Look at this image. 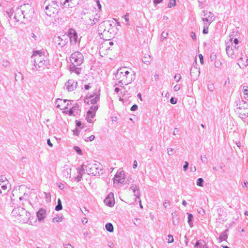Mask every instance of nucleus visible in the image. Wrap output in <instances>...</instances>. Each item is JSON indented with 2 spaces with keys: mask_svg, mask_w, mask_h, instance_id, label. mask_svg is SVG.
<instances>
[{
  "mask_svg": "<svg viewBox=\"0 0 248 248\" xmlns=\"http://www.w3.org/2000/svg\"><path fill=\"white\" fill-rule=\"evenodd\" d=\"M74 149L78 154H79V155L82 154V152L81 149L78 146H74Z\"/></svg>",
  "mask_w": 248,
  "mask_h": 248,
  "instance_id": "nucleus-38",
  "label": "nucleus"
},
{
  "mask_svg": "<svg viewBox=\"0 0 248 248\" xmlns=\"http://www.w3.org/2000/svg\"><path fill=\"white\" fill-rule=\"evenodd\" d=\"M248 104L246 101L242 100L240 102L239 107L237 108V113L239 117L245 122L248 116Z\"/></svg>",
  "mask_w": 248,
  "mask_h": 248,
  "instance_id": "nucleus-4",
  "label": "nucleus"
},
{
  "mask_svg": "<svg viewBox=\"0 0 248 248\" xmlns=\"http://www.w3.org/2000/svg\"><path fill=\"white\" fill-rule=\"evenodd\" d=\"M172 217V223L174 225H178L179 223V219L177 217V215L176 212H173L171 214Z\"/></svg>",
  "mask_w": 248,
  "mask_h": 248,
  "instance_id": "nucleus-23",
  "label": "nucleus"
},
{
  "mask_svg": "<svg viewBox=\"0 0 248 248\" xmlns=\"http://www.w3.org/2000/svg\"><path fill=\"white\" fill-rule=\"evenodd\" d=\"M138 108V106L136 104L133 105L130 108V110L132 111H136Z\"/></svg>",
  "mask_w": 248,
  "mask_h": 248,
  "instance_id": "nucleus-48",
  "label": "nucleus"
},
{
  "mask_svg": "<svg viewBox=\"0 0 248 248\" xmlns=\"http://www.w3.org/2000/svg\"><path fill=\"white\" fill-rule=\"evenodd\" d=\"M176 5V1L175 0H170L169 4L168 7L171 8L173 6H174Z\"/></svg>",
  "mask_w": 248,
  "mask_h": 248,
  "instance_id": "nucleus-39",
  "label": "nucleus"
},
{
  "mask_svg": "<svg viewBox=\"0 0 248 248\" xmlns=\"http://www.w3.org/2000/svg\"><path fill=\"white\" fill-rule=\"evenodd\" d=\"M169 205H170V202L169 201H166L163 204V206H164V207L165 208H166Z\"/></svg>",
  "mask_w": 248,
  "mask_h": 248,
  "instance_id": "nucleus-60",
  "label": "nucleus"
},
{
  "mask_svg": "<svg viewBox=\"0 0 248 248\" xmlns=\"http://www.w3.org/2000/svg\"><path fill=\"white\" fill-rule=\"evenodd\" d=\"M82 174L78 173V175L77 176L76 179L78 182H79L82 179Z\"/></svg>",
  "mask_w": 248,
  "mask_h": 248,
  "instance_id": "nucleus-55",
  "label": "nucleus"
},
{
  "mask_svg": "<svg viewBox=\"0 0 248 248\" xmlns=\"http://www.w3.org/2000/svg\"><path fill=\"white\" fill-rule=\"evenodd\" d=\"M129 16V14L128 13H126V15H125L123 17L124 18V19H125V21L126 22V25H129V19L128 18V16Z\"/></svg>",
  "mask_w": 248,
  "mask_h": 248,
  "instance_id": "nucleus-46",
  "label": "nucleus"
},
{
  "mask_svg": "<svg viewBox=\"0 0 248 248\" xmlns=\"http://www.w3.org/2000/svg\"><path fill=\"white\" fill-rule=\"evenodd\" d=\"M85 165L83 164L81 165L79 168L78 169V171L79 174H83V173H85Z\"/></svg>",
  "mask_w": 248,
  "mask_h": 248,
  "instance_id": "nucleus-34",
  "label": "nucleus"
},
{
  "mask_svg": "<svg viewBox=\"0 0 248 248\" xmlns=\"http://www.w3.org/2000/svg\"><path fill=\"white\" fill-rule=\"evenodd\" d=\"M163 0H153V2L155 5L161 3Z\"/></svg>",
  "mask_w": 248,
  "mask_h": 248,
  "instance_id": "nucleus-62",
  "label": "nucleus"
},
{
  "mask_svg": "<svg viewBox=\"0 0 248 248\" xmlns=\"http://www.w3.org/2000/svg\"><path fill=\"white\" fill-rule=\"evenodd\" d=\"M130 72L127 70L126 67H121L117 70L115 74L114 79L118 81V83L115 84V86L119 85L120 86L124 88V85H127L126 80V76L129 75Z\"/></svg>",
  "mask_w": 248,
  "mask_h": 248,
  "instance_id": "nucleus-3",
  "label": "nucleus"
},
{
  "mask_svg": "<svg viewBox=\"0 0 248 248\" xmlns=\"http://www.w3.org/2000/svg\"><path fill=\"white\" fill-rule=\"evenodd\" d=\"M104 202L106 205L111 207L114 204V199H109L106 198L104 201Z\"/></svg>",
  "mask_w": 248,
  "mask_h": 248,
  "instance_id": "nucleus-22",
  "label": "nucleus"
},
{
  "mask_svg": "<svg viewBox=\"0 0 248 248\" xmlns=\"http://www.w3.org/2000/svg\"><path fill=\"white\" fill-rule=\"evenodd\" d=\"M197 74V76H195L194 78V80H196L198 79V77L199 76L200 74V70L196 67H194V69H191L190 75L191 77L194 76V74Z\"/></svg>",
  "mask_w": 248,
  "mask_h": 248,
  "instance_id": "nucleus-21",
  "label": "nucleus"
},
{
  "mask_svg": "<svg viewBox=\"0 0 248 248\" xmlns=\"http://www.w3.org/2000/svg\"><path fill=\"white\" fill-rule=\"evenodd\" d=\"M22 7L21 6L20 8H16L15 10V14L14 16L15 19L17 21H19L21 17L23 18H25V11L22 9Z\"/></svg>",
  "mask_w": 248,
  "mask_h": 248,
  "instance_id": "nucleus-13",
  "label": "nucleus"
},
{
  "mask_svg": "<svg viewBox=\"0 0 248 248\" xmlns=\"http://www.w3.org/2000/svg\"><path fill=\"white\" fill-rule=\"evenodd\" d=\"M188 165H189L187 161H186L185 162V164L183 166V169H184V171H186L187 170L188 168Z\"/></svg>",
  "mask_w": 248,
  "mask_h": 248,
  "instance_id": "nucleus-49",
  "label": "nucleus"
},
{
  "mask_svg": "<svg viewBox=\"0 0 248 248\" xmlns=\"http://www.w3.org/2000/svg\"><path fill=\"white\" fill-rule=\"evenodd\" d=\"M105 228L106 230L109 232H112L114 231L113 226L111 223H107L105 225Z\"/></svg>",
  "mask_w": 248,
  "mask_h": 248,
  "instance_id": "nucleus-25",
  "label": "nucleus"
},
{
  "mask_svg": "<svg viewBox=\"0 0 248 248\" xmlns=\"http://www.w3.org/2000/svg\"><path fill=\"white\" fill-rule=\"evenodd\" d=\"M76 123L77 128H79V127H80L82 125V123L80 121L76 120Z\"/></svg>",
  "mask_w": 248,
  "mask_h": 248,
  "instance_id": "nucleus-52",
  "label": "nucleus"
},
{
  "mask_svg": "<svg viewBox=\"0 0 248 248\" xmlns=\"http://www.w3.org/2000/svg\"><path fill=\"white\" fill-rule=\"evenodd\" d=\"M201 160H202V161L203 162V163H206L207 162V157H206V155H202L201 156Z\"/></svg>",
  "mask_w": 248,
  "mask_h": 248,
  "instance_id": "nucleus-51",
  "label": "nucleus"
},
{
  "mask_svg": "<svg viewBox=\"0 0 248 248\" xmlns=\"http://www.w3.org/2000/svg\"><path fill=\"white\" fill-rule=\"evenodd\" d=\"M191 36L194 41H195L196 40V36L195 32L192 31L191 33Z\"/></svg>",
  "mask_w": 248,
  "mask_h": 248,
  "instance_id": "nucleus-61",
  "label": "nucleus"
},
{
  "mask_svg": "<svg viewBox=\"0 0 248 248\" xmlns=\"http://www.w3.org/2000/svg\"><path fill=\"white\" fill-rule=\"evenodd\" d=\"M62 209V202L60 199H58L57 201V205L55 207V210L56 211H60Z\"/></svg>",
  "mask_w": 248,
  "mask_h": 248,
  "instance_id": "nucleus-29",
  "label": "nucleus"
},
{
  "mask_svg": "<svg viewBox=\"0 0 248 248\" xmlns=\"http://www.w3.org/2000/svg\"><path fill=\"white\" fill-rule=\"evenodd\" d=\"M174 79L176 81V82H179L181 79V77L180 74H176L174 77Z\"/></svg>",
  "mask_w": 248,
  "mask_h": 248,
  "instance_id": "nucleus-43",
  "label": "nucleus"
},
{
  "mask_svg": "<svg viewBox=\"0 0 248 248\" xmlns=\"http://www.w3.org/2000/svg\"><path fill=\"white\" fill-rule=\"evenodd\" d=\"M47 55V52L42 50L33 51L31 56V62L33 63L31 70L42 71L46 68H48L49 61Z\"/></svg>",
  "mask_w": 248,
  "mask_h": 248,
  "instance_id": "nucleus-1",
  "label": "nucleus"
},
{
  "mask_svg": "<svg viewBox=\"0 0 248 248\" xmlns=\"http://www.w3.org/2000/svg\"><path fill=\"white\" fill-rule=\"evenodd\" d=\"M242 89L244 92V95L245 99H246L247 97H248V90L247 89L248 87L246 86H243V87L241 86L240 87Z\"/></svg>",
  "mask_w": 248,
  "mask_h": 248,
  "instance_id": "nucleus-31",
  "label": "nucleus"
},
{
  "mask_svg": "<svg viewBox=\"0 0 248 248\" xmlns=\"http://www.w3.org/2000/svg\"><path fill=\"white\" fill-rule=\"evenodd\" d=\"M46 210L42 208H40L37 212H36V216L37 217L38 220L39 222H41L44 220L45 218L46 217Z\"/></svg>",
  "mask_w": 248,
  "mask_h": 248,
  "instance_id": "nucleus-15",
  "label": "nucleus"
},
{
  "mask_svg": "<svg viewBox=\"0 0 248 248\" xmlns=\"http://www.w3.org/2000/svg\"><path fill=\"white\" fill-rule=\"evenodd\" d=\"M177 102V98L172 97L170 99V103L172 104H176Z\"/></svg>",
  "mask_w": 248,
  "mask_h": 248,
  "instance_id": "nucleus-45",
  "label": "nucleus"
},
{
  "mask_svg": "<svg viewBox=\"0 0 248 248\" xmlns=\"http://www.w3.org/2000/svg\"><path fill=\"white\" fill-rule=\"evenodd\" d=\"M228 231V230H226L224 232H222L219 237V240L220 242H222L223 241H226L227 239L228 236L227 234V232Z\"/></svg>",
  "mask_w": 248,
  "mask_h": 248,
  "instance_id": "nucleus-24",
  "label": "nucleus"
},
{
  "mask_svg": "<svg viewBox=\"0 0 248 248\" xmlns=\"http://www.w3.org/2000/svg\"><path fill=\"white\" fill-rule=\"evenodd\" d=\"M204 180L202 178H199L197 180L196 184L197 186H203Z\"/></svg>",
  "mask_w": 248,
  "mask_h": 248,
  "instance_id": "nucleus-35",
  "label": "nucleus"
},
{
  "mask_svg": "<svg viewBox=\"0 0 248 248\" xmlns=\"http://www.w3.org/2000/svg\"><path fill=\"white\" fill-rule=\"evenodd\" d=\"M14 13H15V10L14 9V8L11 9L9 11L6 12V13L7 14L10 18L11 17Z\"/></svg>",
  "mask_w": 248,
  "mask_h": 248,
  "instance_id": "nucleus-37",
  "label": "nucleus"
},
{
  "mask_svg": "<svg viewBox=\"0 0 248 248\" xmlns=\"http://www.w3.org/2000/svg\"><path fill=\"white\" fill-rule=\"evenodd\" d=\"M100 95V90H96L93 93L87 95L85 100L91 99V104H95L99 100Z\"/></svg>",
  "mask_w": 248,
  "mask_h": 248,
  "instance_id": "nucleus-10",
  "label": "nucleus"
},
{
  "mask_svg": "<svg viewBox=\"0 0 248 248\" xmlns=\"http://www.w3.org/2000/svg\"><path fill=\"white\" fill-rule=\"evenodd\" d=\"M245 59H246V61L244 62L243 61V59L242 58H241L238 63V65H239V67L241 68H246L247 66L248 65V58L246 56Z\"/></svg>",
  "mask_w": 248,
  "mask_h": 248,
  "instance_id": "nucleus-20",
  "label": "nucleus"
},
{
  "mask_svg": "<svg viewBox=\"0 0 248 248\" xmlns=\"http://www.w3.org/2000/svg\"><path fill=\"white\" fill-rule=\"evenodd\" d=\"M107 198L109 199H114V195L113 193H109L108 196L106 197Z\"/></svg>",
  "mask_w": 248,
  "mask_h": 248,
  "instance_id": "nucleus-56",
  "label": "nucleus"
},
{
  "mask_svg": "<svg viewBox=\"0 0 248 248\" xmlns=\"http://www.w3.org/2000/svg\"><path fill=\"white\" fill-rule=\"evenodd\" d=\"M74 108H71L69 110H67V112L69 115H74V112H73Z\"/></svg>",
  "mask_w": 248,
  "mask_h": 248,
  "instance_id": "nucleus-54",
  "label": "nucleus"
},
{
  "mask_svg": "<svg viewBox=\"0 0 248 248\" xmlns=\"http://www.w3.org/2000/svg\"><path fill=\"white\" fill-rule=\"evenodd\" d=\"M130 189H131L133 191L134 195L136 197V201H137V199H140V191L139 188L136 185L132 184L130 187Z\"/></svg>",
  "mask_w": 248,
  "mask_h": 248,
  "instance_id": "nucleus-18",
  "label": "nucleus"
},
{
  "mask_svg": "<svg viewBox=\"0 0 248 248\" xmlns=\"http://www.w3.org/2000/svg\"><path fill=\"white\" fill-rule=\"evenodd\" d=\"M5 181H8V180H7L6 177H5L3 175H1L0 176V185H1V183H3V182H4Z\"/></svg>",
  "mask_w": 248,
  "mask_h": 248,
  "instance_id": "nucleus-44",
  "label": "nucleus"
},
{
  "mask_svg": "<svg viewBox=\"0 0 248 248\" xmlns=\"http://www.w3.org/2000/svg\"><path fill=\"white\" fill-rule=\"evenodd\" d=\"M67 38H69L71 44H76L78 42V36L76 31L72 28L68 30Z\"/></svg>",
  "mask_w": 248,
  "mask_h": 248,
  "instance_id": "nucleus-11",
  "label": "nucleus"
},
{
  "mask_svg": "<svg viewBox=\"0 0 248 248\" xmlns=\"http://www.w3.org/2000/svg\"><path fill=\"white\" fill-rule=\"evenodd\" d=\"M203 244H205V242L203 240H200L196 242L194 245V248H201V247H202V246H203Z\"/></svg>",
  "mask_w": 248,
  "mask_h": 248,
  "instance_id": "nucleus-28",
  "label": "nucleus"
},
{
  "mask_svg": "<svg viewBox=\"0 0 248 248\" xmlns=\"http://www.w3.org/2000/svg\"><path fill=\"white\" fill-rule=\"evenodd\" d=\"M187 215L188 216V223L190 227H192L193 226L192 222V220L193 219V216L192 214L189 213H187Z\"/></svg>",
  "mask_w": 248,
  "mask_h": 248,
  "instance_id": "nucleus-26",
  "label": "nucleus"
},
{
  "mask_svg": "<svg viewBox=\"0 0 248 248\" xmlns=\"http://www.w3.org/2000/svg\"><path fill=\"white\" fill-rule=\"evenodd\" d=\"M78 65L75 64H72L70 65L69 69L71 72H74L78 75L80 74L81 69L77 67Z\"/></svg>",
  "mask_w": 248,
  "mask_h": 248,
  "instance_id": "nucleus-19",
  "label": "nucleus"
},
{
  "mask_svg": "<svg viewBox=\"0 0 248 248\" xmlns=\"http://www.w3.org/2000/svg\"><path fill=\"white\" fill-rule=\"evenodd\" d=\"M68 39L67 36L66 35H63L62 36H55L54 38H53V41L57 46L62 47L67 43Z\"/></svg>",
  "mask_w": 248,
  "mask_h": 248,
  "instance_id": "nucleus-8",
  "label": "nucleus"
},
{
  "mask_svg": "<svg viewBox=\"0 0 248 248\" xmlns=\"http://www.w3.org/2000/svg\"><path fill=\"white\" fill-rule=\"evenodd\" d=\"M210 25L208 23H204L203 29L202 30V33L204 34H206L208 33V27Z\"/></svg>",
  "mask_w": 248,
  "mask_h": 248,
  "instance_id": "nucleus-33",
  "label": "nucleus"
},
{
  "mask_svg": "<svg viewBox=\"0 0 248 248\" xmlns=\"http://www.w3.org/2000/svg\"><path fill=\"white\" fill-rule=\"evenodd\" d=\"M78 83L73 79H69L65 83V86L69 92L74 91L77 87Z\"/></svg>",
  "mask_w": 248,
  "mask_h": 248,
  "instance_id": "nucleus-14",
  "label": "nucleus"
},
{
  "mask_svg": "<svg viewBox=\"0 0 248 248\" xmlns=\"http://www.w3.org/2000/svg\"><path fill=\"white\" fill-rule=\"evenodd\" d=\"M168 154L169 155H172L174 154L173 149L172 148L168 149Z\"/></svg>",
  "mask_w": 248,
  "mask_h": 248,
  "instance_id": "nucleus-50",
  "label": "nucleus"
},
{
  "mask_svg": "<svg viewBox=\"0 0 248 248\" xmlns=\"http://www.w3.org/2000/svg\"><path fill=\"white\" fill-rule=\"evenodd\" d=\"M124 171L117 172L113 178L114 184H122L124 182Z\"/></svg>",
  "mask_w": 248,
  "mask_h": 248,
  "instance_id": "nucleus-12",
  "label": "nucleus"
},
{
  "mask_svg": "<svg viewBox=\"0 0 248 248\" xmlns=\"http://www.w3.org/2000/svg\"><path fill=\"white\" fill-rule=\"evenodd\" d=\"M98 108V105L92 106L90 107L87 113L86 119L89 123H92V119L95 116V113Z\"/></svg>",
  "mask_w": 248,
  "mask_h": 248,
  "instance_id": "nucleus-9",
  "label": "nucleus"
},
{
  "mask_svg": "<svg viewBox=\"0 0 248 248\" xmlns=\"http://www.w3.org/2000/svg\"><path fill=\"white\" fill-rule=\"evenodd\" d=\"M67 101H68L66 99L62 100V99H57L55 102L56 104L58 103V104L57 105V108H59L60 107V103H61V105H62L63 103H65Z\"/></svg>",
  "mask_w": 248,
  "mask_h": 248,
  "instance_id": "nucleus-32",
  "label": "nucleus"
},
{
  "mask_svg": "<svg viewBox=\"0 0 248 248\" xmlns=\"http://www.w3.org/2000/svg\"><path fill=\"white\" fill-rule=\"evenodd\" d=\"M174 91L177 92L180 90V87L179 85H176L173 88Z\"/></svg>",
  "mask_w": 248,
  "mask_h": 248,
  "instance_id": "nucleus-63",
  "label": "nucleus"
},
{
  "mask_svg": "<svg viewBox=\"0 0 248 248\" xmlns=\"http://www.w3.org/2000/svg\"><path fill=\"white\" fill-rule=\"evenodd\" d=\"M70 60L72 64L80 65L83 61V54L79 51H76L71 55Z\"/></svg>",
  "mask_w": 248,
  "mask_h": 248,
  "instance_id": "nucleus-6",
  "label": "nucleus"
},
{
  "mask_svg": "<svg viewBox=\"0 0 248 248\" xmlns=\"http://www.w3.org/2000/svg\"><path fill=\"white\" fill-rule=\"evenodd\" d=\"M198 212L199 214H200L201 215H202V216H203L205 214L204 210L201 208L198 209Z\"/></svg>",
  "mask_w": 248,
  "mask_h": 248,
  "instance_id": "nucleus-53",
  "label": "nucleus"
},
{
  "mask_svg": "<svg viewBox=\"0 0 248 248\" xmlns=\"http://www.w3.org/2000/svg\"><path fill=\"white\" fill-rule=\"evenodd\" d=\"M202 12L203 14L202 15L203 16L202 20L204 22V23H208L209 25H210L215 20V16L210 12H206L203 10Z\"/></svg>",
  "mask_w": 248,
  "mask_h": 248,
  "instance_id": "nucleus-7",
  "label": "nucleus"
},
{
  "mask_svg": "<svg viewBox=\"0 0 248 248\" xmlns=\"http://www.w3.org/2000/svg\"><path fill=\"white\" fill-rule=\"evenodd\" d=\"M199 57L200 58V62L201 64H203V56L202 55V54H199Z\"/></svg>",
  "mask_w": 248,
  "mask_h": 248,
  "instance_id": "nucleus-58",
  "label": "nucleus"
},
{
  "mask_svg": "<svg viewBox=\"0 0 248 248\" xmlns=\"http://www.w3.org/2000/svg\"><path fill=\"white\" fill-rule=\"evenodd\" d=\"M72 108H74L73 112H74V115L78 113V105L73 107Z\"/></svg>",
  "mask_w": 248,
  "mask_h": 248,
  "instance_id": "nucleus-47",
  "label": "nucleus"
},
{
  "mask_svg": "<svg viewBox=\"0 0 248 248\" xmlns=\"http://www.w3.org/2000/svg\"><path fill=\"white\" fill-rule=\"evenodd\" d=\"M25 212V210L24 208L18 206L13 210L12 213L14 216H22L24 214Z\"/></svg>",
  "mask_w": 248,
  "mask_h": 248,
  "instance_id": "nucleus-17",
  "label": "nucleus"
},
{
  "mask_svg": "<svg viewBox=\"0 0 248 248\" xmlns=\"http://www.w3.org/2000/svg\"><path fill=\"white\" fill-rule=\"evenodd\" d=\"M168 33L167 32H163L161 34V38L163 39L166 38L168 36Z\"/></svg>",
  "mask_w": 248,
  "mask_h": 248,
  "instance_id": "nucleus-57",
  "label": "nucleus"
},
{
  "mask_svg": "<svg viewBox=\"0 0 248 248\" xmlns=\"http://www.w3.org/2000/svg\"><path fill=\"white\" fill-rule=\"evenodd\" d=\"M142 61L143 63L148 64L151 62V57L150 55L144 56L142 59Z\"/></svg>",
  "mask_w": 248,
  "mask_h": 248,
  "instance_id": "nucleus-27",
  "label": "nucleus"
},
{
  "mask_svg": "<svg viewBox=\"0 0 248 248\" xmlns=\"http://www.w3.org/2000/svg\"><path fill=\"white\" fill-rule=\"evenodd\" d=\"M133 73V74L130 75V79L128 80V81H127V85L131 83L135 79V73H134V72Z\"/></svg>",
  "mask_w": 248,
  "mask_h": 248,
  "instance_id": "nucleus-36",
  "label": "nucleus"
},
{
  "mask_svg": "<svg viewBox=\"0 0 248 248\" xmlns=\"http://www.w3.org/2000/svg\"><path fill=\"white\" fill-rule=\"evenodd\" d=\"M85 166L86 172L89 175L95 176L99 175L100 173H102L101 169L99 168L98 165L96 163H88L87 165Z\"/></svg>",
  "mask_w": 248,
  "mask_h": 248,
  "instance_id": "nucleus-5",
  "label": "nucleus"
},
{
  "mask_svg": "<svg viewBox=\"0 0 248 248\" xmlns=\"http://www.w3.org/2000/svg\"><path fill=\"white\" fill-rule=\"evenodd\" d=\"M231 45L226 46V51L229 57L233 58L235 56L236 52L234 51V49H232V43H231Z\"/></svg>",
  "mask_w": 248,
  "mask_h": 248,
  "instance_id": "nucleus-16",
  "label": "nucleus"
},
{
  "mask_svg": "<svg viewBox=\"0 0 248 248\" xmlns=\"http://www.w3.org/2000/svg\"><path fill=\"white\" fill-rule=\"evenodd\" d=\"M62 1L61 0H46L43 4L46 14L49 16L57 15L62 7Z\"/></svg>",
  "mask_w": 248,
  "mask_h": 248,
  "instance_id": "nucleus-2",
  "label": "nucleus"
},
{
  "mask_svg": "<svg viewBox=\"0 0 248 248\" xmlns=\"http://www.w3.org/2000/svg\"><path fill=\"white\" fill-rule=\"evenodd\" d=\"M95 1L96 2L97 7L98 8V9L100 10H101V5L100 3L99 0H96Z\"/></svg>",
  "mask_w": 248,
  "mask_h": 248,
  "instance_id": "nucleus-59",
  "label": "nucleus"
},
{
  "mask_svg": "<svg viewBox=\"0 0 248 248\" xmlns=\"http://www.w3.org/2000/svg\"><path fill=\"white\" fill-rule=\"evenodd\" d=\"M64 248H73L71 244H65Z\"/></svg>",
  "mask_w": 248,
  "mask_h": 248,
  "instance_id": "nucleus-64",
  "label": "nucleus"
},
{
  "mask_svg": "<svg viewBox=\"0 0 248 248\" xmlns=\"http://www.w3.org/2000/svg\"><path fill=\"white\" fill-rule=\"evenodd\" d=\"M62 217H55L54 218H53V222H60V221H62Z\"/></svg>",
  "mask_w": 248,
  "mask_h": 248,
  "instance_id": "nucleus-42",
  "label": "nucleus"
},
{
  "mask_svg": "<svg viewBox=\"0 0 248 248\" xmlns=\"http://www.w3.org/2000/svg\"><path fill=\"white\" fill-rule=\"evenodd\" d=\"M71 0H64L63 2H62V6L67 8L72 7V5L69 3V2L71 1Z\"/></svg>",
  "mask_w": 248,
  "mask_h": 248,
  "instance_id": "nucleus-30",
  "label": "nucleus"
},
{
  "mask_svg": "<svg viewBox=\"0 0 248 248\" xmlns=\"http://www.w3.org/2000/svg\"><path fill=\"white\" fill-rule=\"evenodd\" d=\"M207 88L210 91L213 92L215 89L214 84L213 83L208 84L207 85Z\"/></svg>",
  "mask_w": 248,
  "mask_h": 248,
  "instance_id": "nucleus-40",
  "label": "nucleus"
},
{
  "mask_svg": "<svg viewBox=\"0 0 248 248\" xmlns=\"http://www.w3.org/2000/svg\"><path fill=\"white\" fill-rule=\"evenodd\" d=\"M168 243H171L174 241L173 237L172 235L169 234L168 235Z\"/></svg>",
  "mask_w": 248,
  "mask_h": 248,
  "instance_id": "nucleus-41",
  "label": "nucleus"
}]
</instances>
